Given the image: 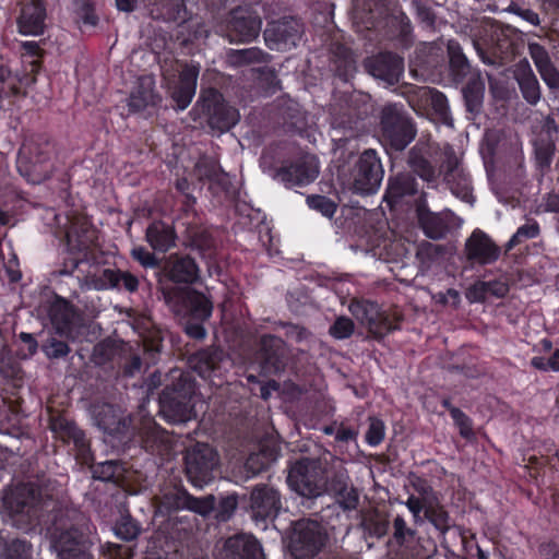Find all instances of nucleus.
I'll return each instance as SVG.
<instances>
[{"label":"nucleus","mask_w":559,"mask_h":559,"mask_svg":"<svg viewBox=\"0 0 559 559\" xmlns=\"http://www.w3.org/2000/svg\"><path fill=\"white\" fill-rule=\"evenodd\" d=\"M485 84L479 76H472L463 87V97L466 110L477 115L483 107Z\"/></svg>","instance_id":"obj_50"},{"label":"nucleus","mask_w":559,"mask_h":559,"mask_svg":"<svg viewBox=\"0 0 559 559\" xmlns=\"http://www.w3.org/2000/svg\"><path fill=\"white\" fill-rule=\"evenodd\" d=\"M435 499V502L432 500L428 502L424 515L439 533V537L445 539V535L453 526L452 519L445 507L436 497Z\"/></svg>","instance_id":"obj_43"},{"label":"nucleus","mask_w":559,"mask_h":559,"mask_svg":"<svg viewBox=\"0 0 559 559\" xmlns=\"http://www.w3.org/2000/svg\"><path fill=\"white\" fill-rule=\"evenodd\" d=\"M41 352L49 359H59L68 356L70 353V346L64 341L58 340L56 337H49L41 344Z\"/></svg>","instance_id":"obj_61"},{"label":"nucleus","mask_w":559,"mask_h":559,"mask_svg":"<svg viewBox=\"0 0 559 559\" xmlns=\"http://www.w3.org/2000/svg\"><path fill=\"white\" fill-rule=\"evenodd\" d=\"M302 34V23L292 16L269 22L263 33L266 46L277 51H287L295 48Z\"/></svg>","instance_id":"obj_19"},{"label":"nucleus","mask_w":559,"mask_h":559,"mask_svg":"<svg viewBox=\"0 0 559 559\" xmlns=\"http://www.w3.org/2000/svg\"><path fill=\"white\" fill-rule=\"evenodd\" d=\"M407 164L412 170L418 175L423 180L431 182L436 179V169L428 158H426L421 150L416 146L412 147L408 152Z\"/></svg>","instance_id":"obj_51"},{"label":"nucleus","mask_w":559,"mask_h":559,"mask_svg":"<svg viewBox=\"0 0 559 559\" xmlns=\"http://www.w3.org/2000/svg\"><path fill=\"white\" fill-rule=\"evenodd\" d=\"M423 97L429 102L432 121L453 128V118L447 96L437 88L424 87Z\"/></svg>","instance_id":"obj_40"},{"label":"nucleus","mask_w":559,"mask_h":559,"mask_svg":"<svg viewBox=\"0 0 559 559\" xmlns=\"http://www.w3.org/2000/svg\"><path fill=\"white\" fill-rule=\"evenodd\" d=\"M73 14L74 22L83 33L97 27L100 21L94 0H73Z\"/></svg>","instance_id":"obj_45"},{"label":"nucleus","mask_w":559,"mask_h":559,"mask_svg":"<svg viewBox=\"0 0 559 559\" xmlns=\"http://www.w3.org/2000/svg\"><path fill=\"white\" fill-rule=\"evenodd\" d=\"M50 535L58 559H96L93 554L94 540L82 530L75 526L61 530L56 526Z\"/></svg>","instance_id":"obj_8"},{"label":"nucleus","mask_w":559,"mask_h":559,"mask_svg":"<svg viewBox=\"0 0 559 559\" xmlns=\"http://www.w3.org/2000/svg\"><path fill=\"white\" fill-rule=\"evenodd\" d=\"M254 359L261 376H277L284 372L288 366L290 350L282 337L264 334L260 338Z\"/></svg>","instance_id":"obj_9"},{"label":"nucleus","mask_w":559,"mask_h":559,"mask_svg":"<svg viewBox=\"0 0 559 559\" xmlns=\"http://www.w3.org/2000/svg\"><path fill=\"white\" fill-rule=\"evenodd\" d=\"M364 67L374 79L395 85L403 75L404 59L392 51H383L366 58Z\"/></svg>","instance_id":"obj_23"},{"label":"nucleus","mask_w":559,"mask_h":559,"mask_svg":"<svg viewBox=\"0 0 559 559\" xmlns=\"http://www.w3.org/2000/svg\"><path fill=\"white\" fill-rule=\"evenodd\" d=\"M282 509L281 492L267 484L255 485L249 496L248 510L251 519L257 523H263L275 520Z\"/></svg>","instance_id":"obj_17"},{"label":"nucleus","mask_w":559,"mask_h":559,"mask_svg":"<svg viewBox=\"0 0 559 559\" xmlns=\"http://www.w3.org/2000/svg\"><path fill=\"white\" fill-rule=\"evenodd\" d=\"M309 209L319 212L328 218H332L337 211V203L322 194H310L306 199Z\"/></svg>","instance_id":"obj_58"},{"label":"nucleus","mask_w":559,"mask_h":559,"mask_svg":"<svg viewBox=\"0 0 559 559\" xmlns=\"http://www.w3.org/2000/svg\"><path fill=\"white\" fill-rule=\"evenodd\" d=\"M441 171L443 173L444 182L450 187L453 194L466 202L473 198L471 176L463 169L453 151L445 154Z\"/></svg>","instance_id":"obj_24"},{"label":"nucleus","mask_w":559,"mask_h":559,"mask_svg":"<svg viewBox=\"0 0 559 559\" xmlns=\"http://www.w3.org/2000/svg\"><path fill=\"white\" fill-rule=\"evenodd\" d=\"M278 117L285 133L302 136L307 130L306 112L297 102L287 100L280 105Z\"/></svg>","instance_id":"obj_33"},{"label":"nucleus","mask_w":559,"mask_h":559,"mask_svg":"<svg viewBox=\"0 0 559 559\" xmlns=\"http://www.w3.org/2000/svg\"><path fill=\"white\" fill-rule=\"evenodd\" d=\"M320 173L317 156L304 154L296 159L282 165L277 177L287 188L305 187L313 182Z\"/></svg>","instance_id":"obj_22"},{"label":"nucleus","mask_w":559,"mask_h":559,"mask_svg":"<svg viewBox=\"0 0 559 559\" xmlns=\"http://www.w3.org/2000/svg\"><path fill=\"white\" fill-rule=\"evenodd\" d=\"M188 364L202 379L210 381L215 386H221L224 376L230 367V359L223 349L207 347L192 354Z\"/></svg>","instance_id":"obj_12"},{"label":"nucleus","mask_w":559,"mask_h":559,"mask_svg":"<svg viewBox=\"0 0 559 559\" xmlns=\"http://www.w3.org/2000/svg\"><path fill=\"white\" fill-rule=\"evenodd\" d=\"M450 74L454 82L462 83L471 73L472 67L459 43L451 40L448 45Z\"/></svg>","instance_id":"obj_44"},{"label":"nucleus","mask_w":559,"mask_h":559,"mask_svg":"<svg viewBox=\"0 0 559 559\" xmlns=\"http://www.w3.org/2000/svg\"><path fill=\"white\" fill-rule=\"evenodd\" d=\"M540 234V227L536 219L530 218L525 224L521 225L516 231L512 235L507 243V250H511L522 242L535 239Z\"/></svg>","instance_id":"obj_53"},{"label":"nucleus","mask_w":559,"mask_h":559,"mask_svg":"<svg viewBox=\"0 0 559 559\" xmlns=\"http://www.w3.org/2000/svg\"><path fill=\"white\" fill-rule=\"evenodd\" d=\"M160 103L162 96L156 91L155 78L152 74L139 76L128 98L129 112H141L148 107H157Z\"/></svg>","instance_id":"obj_26"},{"label":"nucleus","mask_w":559,"mask_h":559,"mask_svg":"<svg viewBox=\"0 0 559 559\" xmlns=\"http://www.w3.org/2000/svg\"><path fill=\"white\" fill-rule=\"evenodd\" d=\"M278 450L270 447H262L258 452L249 454L245 462V469L251 476L266 471L278 457Z\"/></svg>","instance_id":"obj_48"},{"label":"nucleus","mask_w":559,"mask_h":559,"mask_svg":"<svg viewBox=\"0 0 559 559\" xmlns=\"http://www.w3.org/2000/svg\"><path fill=\"white\" fill-rule=\"evenodd\" d=\"M98 281L100 282L99 288L102 289H123L130 294L135 293L140 284L139 278L134 274L120 269H104Z\"/></svg>","instance_id":"obj_38"},{"label":"nucleus","mask_w":559,"mask_h":559,"mask_svg":"<svg viewBox=\"0 0 559 559\" xmlns=\"http://www.w3.org/2000/svg\"><path fill=\"white\" fill-rule=\"evenodd\" d=\"M174 381L166 385L160 395V403L165 408L183 415L193 407L195 395V381L190 372L179 371L178 377L173 373Z\"/></svg>","instance_id":"obj_18"},{"label":"nucleus","mask_w":559,"mask_h":559,"mask_svg":"<svg viewBox=\"0 0 559 559\" xmlns=\"http://www.w3.org/2000/svg\"><path fill=\"white\" fill-rule=\"evenodd\" d=\"M324 489H326L331 495L338 496L342 492H346L345 502L347 507V511L355 510L359 502L358 492L354 487L348 485V477L343 474L334 475L331 479H324Z\"/></svg>","instance_id":"obj_49"},{"label":"nucleus","mask_w":559,"mask_h":559,"mask_svg":"<svg viewBox=\"0 0 559 559\" xmlns=\"http://www.w3.org/2000/svg\"><path fill=\"white\" fill-rule=\"evenodd\" d=\"M269 60L270 55L258 47L229 49L227 51V62L229 66L236 68L255 63H266Z\"/></svg>","instance_id":"obj_47"},{"label":"nucleus","mask_w":559,"mask_h":559,"mask_svg":"<svg viewBox=\"0 0 559 559\" xmlns=\"http://www.w3.org/2000/svg\"><path fill=\"white\" fill-rule=\"evenodd\" d=\"M16 167L33 183L48 179L52 173L50 142L24 143L19 151Z\"/></svg>","instance_id":"obj_7"},{"label":"nucleus","mask_w":559,"mask_h":559,"mask_svg":"<svg viewBox=\"0 0 559 559\" xmlns=\"http://www.w3.org/2000/svg\"><path fill=\"white\" fill-rule=\"evenodd\" d=\"M183 461L186 476L195 488H203L210 484L215 478L219 465L217 451L210 444L200 442L187 449Z\"/></svg>","instance_id":"obj_6"},{"label":"nucleus","mask_w":559,"mask_h":559,"mask_svg":"<svg viewBox=\"0 0 559 559\" xmlns=\"http://www.w3.org/2000/svg\"><path fill=\"white\" fill-rule=\"evenodd\" d=\"M513 75L526 103L532 106L537 105L542 97V91L530 63L526 60L519 62L515 66Z\"/></svg>","instance_id":"obj_32"},{"label":"nucleus","mask_w":559,"mask_h":559,"mask_svg":"<svg viewBox=\"0 0 559 559\" xmlns=\"http://www.w3.org/2000/svg\"><path fill=\"white\" fill-rule=\"evenodd\" d=\"M380 141L388 153L404 151L416 138L417 127L403 104L390 103L379 115Z\"/></svg>","instance_id":"obj_3"},{"label":"nucleus","mask_w":559,"mask_h":559,"mask_svg":"<svg viewBox=\"0 0 559 559\" xmlns=\"http://www.w3.org/2000/svg\"><path fill=\"white\" fill-rule=\"evenodd\" d=\"M475 49L484 63L502 66L512 61L515 56V43L507 31L491 27L478 40L474 41Z\"/></svg>","instance_id":"obj_10"},{"label":"nucleus","mask_w":559,"mask_h":559,"mask_svg":"<svg viewBox=\"0 0 559 559\" xmlns=\"http://www.w3.org/2000/svg\"><path fill=\"white\" fill-rule=\"evenodd\" d=\"M384 169L378 152L365 150L358 157L353 169V189L359 194H372L379 189Z\"/></svg>","instance_id":"obj_13"},{"label":"nucleus","mask_w":559,"mask_h":559,"mask_svg":"<svg viewBox=\"0 0 559 559\" xmlns=\"http://www.w3.org/2000/svg\"><path fill=\"white\" fill-rule=\"evenodd\" d=\"M385 437L384 421L378 417L369 418V426L365 435V441L370 447H378Z\"/></svg>","instance_id":"obj_60"},{"label":"nucleus","mask_w":559,"mask_h":559,"mask_svg":"<svg viewBox=\"0 0 559 559\" xmlns=\"http://www.w3.org/2000/svg\"><path fill=\"white\" fill-rule=\"evenodd\" d=\"M287 481L302 497L316 498L324 491L323 472L318 462L308 457H302L290 466Z\"/></svg>","instance_id":"obj_11"},{"label":"nucleus","mask_w":559,"mask_h":559,"mask_svg":"<svg viewBox=\"0 0 559 559\" xmlns=\"http://www.w3.org/2000/svg\"><path fill=\"white\" fill-rule=\"evenodd\" d=\"M21 56L23 62L31 64V72L36 74L41 69L43 49L37 41L29 40L21 44Z\"/></svg>","instance_id":"obj_57"},{"label":"nucleus","mask_w":559,"mask_h":559,"mask_svg":"<svg viewBox=\"0 0 559 559\" xmlns=\"http://www.w3.org/2000/svg\"><path fill=\"white\" fill-rule=\"evenodd\" d=\"M349 309L357 319L367 324L369 332L376 340H381L399 329L400 318L382 310L374 301L353 302Z\"/></svg>","instance_id":"obj_15"},{"label":"nucleus","mask_w":559,"mask_h":559,"mask_svg":"<svg viewBox=\"0 0 559 559\" xmlns=\"http://www.w3.org/2000/svg\"><path fill=\"white\" fill-rule=\"evenodd\" d=\"M74 316V306L66 298L56 295L48 306V317L58 332L70 330Z\"/></svg>","instance_id":"obj_41"},{"label":"nucleus","mask_w":559,"mask_h":559,"mask_svg":"<svg viewBox=\"0 0 559 559\" xmlns=\"http://www.w3.org/2000/svg\"><path fill=\"white\" fill-rule=\"evenodd\" d=\"M165 302L185 319L207 321L212 317L213 302L203 293L191 287L163 286Z\"/></svg>","instance_id":"obj_5"},{"label":"nucleus","mask_w":559,"mask_h":559,"mask_svg":"<svg viewBox=\"0 0 559 559\" xmlns=\"http://www.w3.org/2000/svg\"><path fill=\"white\" fill-rule=\"evenodd\" d=\"M451 411V418L454 425L457 427L460 436L467 441L473 440L475 438V432L473 430V420L461 409Z\"/></svg>","instance_id":"obj_63"},{"label":"nucleus","mask_w":559,"mask_h":559,"mask_svg":"<svg viewBox=\"0 0 559 559\" xmlns=\"http://www.w3.org/2000/svg\"><path fill=\"white\" fill-rule=\"evenodd\" d=\"M67 247L71 251L86 252L97 240L96 230L86 222L72 223L66 234Z\"/></svg>","instance_id":"obj_39"},{"label":"nucleus","mask_w":559,"mask_h":559,"mask_svg":"<svg viewBox=\"0 0 559 559\" xmlns=\"http://www.w3.org/2000/svg\"><path fill=\"white\" fill-rule=\"evenodd\" d=\"M91 413L95 425L109 436L119 437L128 429L120 408L110 403H95L91 407Z\"/></svg>","instance_id":"obj_27"},{"label":"nucleus","mask_w":559,"mask_h":559,"mask_svg":"<svg viewBox=\"0 0 559 559\" xmlns=\"http://www.w3.org/2000/svg\"><path fill=\"white\" fill-rule=\"evenodd\" d=\"M191 493L183 486L182 479L179 476H174L165 483L162 490L160 503L168 512H176L186 510Z\"/></svg>","instance_id":"obj_35"},{"label":"nucleus","mask_w":559,"mask_h":559,"mask_svg":"<svg viewBox=\"0 0 559 559\" xmlns=\"http://www.w3.org/2000/svg\"><path fill=\"white\" fill-rule=\"evenodd\" d=\"M151 16L154 20L182 24L190 17L186 0H159L152 3Z\"/></svg>","instance_id":"obj_37"},{"label":"nucleus","mask_w":559,"mask_h":559,"mask_svg":"<svg viewBox=\"0 0 559 559\" xmlns=\"http://www.w3.org/2000/svg\"><path fill=\"white\" fill-rule=\"evenodd\" d=\"M393 534L392 539L395 545L399 547L406 546L408 544H412L415 540V537L417 535L416 530L409 527L405 521V519L397 514L393 519Z\"/></svg>","instance_id":"obj_56"},{"label":"nucleus","mask_w":559,"mask_h":559,"mask_svg":"<svg viewBox=\"0 0 559 559\" xmlns=\"http://www.w3.org/2000/svg\"><path fill=\"white\" fill-rule=\"evenodd\" d=\"M46 19V5L43 0H29L22 3L17 17L19 32L23 35L43 34Z\"/></svg>","instance_id":"obj_30"},{"label":"nucleus","mask_w":559,"mask_h":559,"mask_svg":"<svg viewBox=\"0 0 559 559\" xmlns=\"http://www.w3.org/2000/svg\"><path fill=\"white\" fill-rule=\"evenodd\" d=\"M531 366L542 372H559V348H555L549 357L534 356Z\"/></svg>","instance_id":"obj_62"},{"label":"nucleus","mask_w":559,"mask_h":559,"mask_svg":"<svg viewBox=\"0 0 559 559\" xmlns=\"http://www.w3.org/2000/svg\"><path fill=\"white\" fill-rule=\"evenodd\" d=\"M140 533V524L129 513L122 514L115 524V534L121 540H134L138 538Z\"/></svg>","instance_id":"obj_55"},{"label":"nucleus","mask_w":559,"mask_h":559,"mask_svg":"<svg viewBox=\"0 0 559 559\" xmlns=\"http://www.w3.org/2000/svg\"><path fill=\"white\" fill-rule=\"evenodd\" d=\"M415 212L418 226L427 238L440 240L450 233L454 215L450 211L432 212L424 192L416 202Z\"/></svg>","instance_id":"obj_21"},{"label":"nucleus","mask_w":559,"mask_h":559,"mask_svg":"<svg viewBox=\"0 0 559 559\" xmlns=\"http://www.w3.org/2000/svg\"><path fill=\"white\" fill-rule=\"evenodd\" d=\"M199 266L190 255L171 254L164 264L163 273L173 283L193 284L199 278Z\"/></svg>","instance_id":"obj_29"},{"label":"nucleus","mask_w":559,"mask_h":559,"mask_svg":"<svg viewBox=\"0 0 559 559\" xmlns=\"http://www.w3.org/2000/svg\"><path fill=\"white\" fill-rule=\"evenodd\" d=\"M262 20L258 12L249 7H238L230 11L226 25L230 43H250L261 31Z\"/></svg>","instance_id":"obj_20"},{"label":"nucleus","mask_w":559,"mask_h":559,"mask_svg":"<svg viewBox=\"0 0 559 559\" xmlns=\"http://www.w3.org/2000/svg\"><path fill=\"white\" fill-rule=\"evenodd\" d=\"M145 239L155 251L165 253L176 246L177 234L171 225L154 221L146 228Z\"/></svg>","instance_id":"obj_36"},{"label":"nucleus","mask_w":559,"mask_h":559,"mask_svg":"<svg viewBox=\"0 0 559 559\" xmlns=\"http://www.w3.org/2000/svg\"><path fill=\"white\" fill-rule=\"evenodd\" d=\"M33 545L26 538H12L5 542L1 559H31Z\"/></svg>","instance_id":"obj_52"},{"label":"nucleus","mask_w":559,"mask_h":559,"mask_svg":"<svg viewBox=\"0 0 559 559\" xmlns=\"http://www.w3.org/2000/svg\"><path fill=\"white\" fill-rule=\"evenodd\" d=\"M199 73V63H187L180 71L178 83L171 91L176 110L182 111L191 104L195 95Z\"/></svg>","instance_id":"obj_28"},{"label":"nucleus","mask_w":559,"mask_h":559,"mask_svg":"<svg viewBox=\"0 0 559 559\" xmlns=\"http://www.w3.org/2000/svg\"><path fill=\"white\" fill-rule=\"evenodd\" d=\"M2 503L19 525L34 526L46 515L60 509L58 483L46 475L37 476L5 489Z\"/></svg>","instance_id":"obj_1"},{"label":"nucleus","mask_w":559,"mask_h":559,"mask_svg":"<svg viewBox=\"0 0 559 559\" xmlns=\"http://www.w3.org/2000/svg\"><path fill=\"white\" fill-rule=\"evenodd\" d=\"M331 69L342 82H349L357 70L353 50L344 44H333L331 47Z\"/></svg>","instance_id":"obj_34"},{"label":"nucleus","mask_w":559,"mask_h":559,"mask_svg":"<svg viewBox=\"0 0 559 559\" xmlns=\"http://www.w3.org/2000/svg\"><path fill=\"white\" fill-rule=\"evenodd\" d=\"M188 499L189 502L186 504V510L192 511L202 516H207L215 510L216 500L213 495L200 498L191 495V498Z\"/></svg>","instance_id":"obj_59"},{"label":"nucleus","mask_w":559,"mask_h":559,"mask_svg":"<svg viewBox=\"0 0 559 559\" xmlns=\"http://www.w3.org/2000/svg\"><path fill=\"white\" fill-rule=\"evenodd\" d=\"M190 115L193 120H205L209 127L219 132L230 130L239 121V111L228 105L223 94L214 88H202Z\"/></svg>","instance_id":"obj_4"},{"label":"nucleus","mask_w":559,"mask_h":559,"mask_svg":"<svg viewBox=\"0 0 559 559\" xmlns=\"http://www.w3.org/2000/svg\"><path fill=\"white\" fill-rule=\"evenodd\" d=\"M418 192V181L412 173H400L389 178L383 200L390 207L402 203L403 199Z\"/></svg>","instance_id":"obj_31"},{"label":"nucleus","mask_w":559,"mask_h":559,"mask_svg":"<svg viewBox=\"0 0 559 559\" xmlns=\"http://www.w3.org/2000/svg\"><path fill=\"white\" fill-rule=\"evenodd\" d=\"M399 7L397 0H356L355 17L373 34L370 40H390L407 49L413 45V27Z\"/></svg>","instance_id":"obj_2"},{"label":"nucleus","mask_w":559,"mask_h":559,"mask_svg":"<svg viewBox=\"0 0 559 559\" xmlns=\"http://www.w3.org/2000/svg\"><path fill=\"white\" fill-rule=\"evenodd\" d=\"M141 443L146 452L158 456L168 454L171 449L167 431L156 424L142 433Z\"/></svg>","instance_id":"obj_42"},{"label":"nucleus","mask_w":559,"mask_h":559,"mask_svg":"<svg viewBox=\"0 0 559 559\" xmlns=\"http://www.w3.org/2000/svg\"><path fill=\"white\" fill-rule=\"evenodd\" d=\"M123 468L118 461H105L93 465L92 473L95 479L117 483Z\"/></svg>","instance_id":"obj_54"},{"label":"nucleus","mask_w":559,"mask_h":559,"mask_svg":"<svg viewBox=\"0 0 559 559\" xmlns=\"http://www.w3.org/2000/svg\"><path fill=\"white\" fill-rule=\"evenodd\" d=\"M55 437L64 444H73L75 457L82 464H90L94 460L91 442L84 430L79 428L74 421L62 415L52 416L49 424Z\"/></svg>","instance_id":"obj_16"},{"label":"nucleus","mask_w":559,"mask_h":559,"mask_svg":"<svg viewBox=\"0 0 559 559\" xmlns=\"http://www.w3.org/2000/svg\"><path fill=\"white\" fill-rule=\"evenodd\" d=\"M325 543V534L314 521H298L289 540V551L294 559H313Z\"/></svg>","instance_id":"obj_14"},{"label":"nucleus","mask_w":559,"mask_h":559,"mask_svg":"<svg viewBox=\"0 0 559 559\" xmlns=\"http://www.w3.org/2000/svg\"><path fill=\"white\" fill-rule=\"evenodd\" d=\"M465 254L472 263L488 265L500 258L501 250L485 231L475 229L465 242Z\"/></svg>","instance_id":"obj_25"},{"label":"nucleus","mask_w":559,"mask_h":559,"mask_svg":"<svg viewBox=\"0 0 559 559\" xmlns=\"http://www.w3.org/2000/svg\"><path fill=\"white\" fill-rule=\"evenodd\" d=\"M235 544L241 548L242 559H260L263 555L261 544L253 537L237 538Z\"/></svg>","instance_id":"obj_64"},{"label":"nucleus","mask_w":559,"mask_h":559,"mask_svg":"<svg viewBox=\"0 0 559 559\" xmlns=\"http://www.w3.org/2000/svg\"><path fill=\"white\" fill-rule=\"evenodd\" d=\"M535 165L540 173L549 169L556 154V143L550 134H540L533 141Z\"/></svg>","instance_id":"obj_46"}]
</instances>
